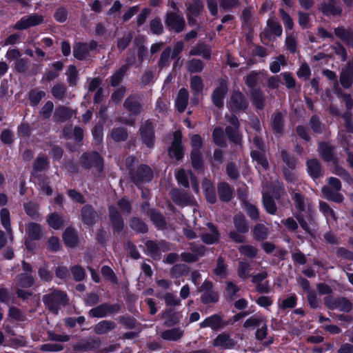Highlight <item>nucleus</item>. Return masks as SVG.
I'll return each mask as SVG.
<instances>
[{"mask_svg":"<svg viewBox=\"0 0 353 353\" xmlns=\"http://www.w3.org/2000/svg\"><path fill=\"white\" fill-rule=\"evenodd\" d=\"M250 265L248 263L240 262L238 268V275L241 279H245L250 276Z\"/></svg>","mask_w":353,"mask_h":353,"instance_id":"nucleus-47","label":"nucleus"},{"mask_svg":"<svg viewBox=\"0 0 353 353\" xmlns=\"http://www.w3.org/2000/svg\"><path fill=\"white\" fill-rule=\"evenodd\" d=\"M18 283L22 287H30L33 284V278L28 274H23L17 279Z\"/></svg>","mask_w":353,"mask_h":353,"instance_id":"nucleus-58","label":"nucleus"},{"mask_svg":"<svg viewBox=\"0 0 353 353\" xmlns=\"http://www.w3.org/2000/svg\"><path fill=\"white\" fill-rule=\"evenodd\" d=\"M286 63L285 58L283 55H279L270 63V69L273 73H277L281 70V67Z\"/></svg>","mask_w":353,"mask_h":353,"instance_id":"nucleus-40","label":"nucleus"},{"mask_svg":"<svg viewBox=\"0 0 353 353\" xmlns=\"http://www.w3.org/2000/svg\"><path fill=\"white\" fill-rule=\"evenodd\" d=\"M228 106L232 110L236 111L245 109L248 106V103L240 92H234L232 94Z\"/></svg>","mask_w":353,"mask_h":353,"instance_id":"nucleus-11","label":"nucleus"},{"mask_svg":"<svg viewBox=\"0 0 353 353\" xmlns=\"http://www.w3.org/2000/svg\"><path fill=\"white\" fill-rule=\"evenodd\" d=\"M267 24L268 28L274 34L280 36L282 34V28L274 19H268Z\"/></svg>","mask_w":353,"mask_h":353,"instance_id":"nucleus-51","label":"nucleus"},{"mask_svg":"<svg viewBox=\"0 0 353 353\" xmlns=\"http://www.w3.org/2000/svg\"><path fill=\"white\" fill-rule=\"evenodd\" d=\"M203 68V62L199 59H192L188 63V69L190 72H199Z\"/></svg>","mask_w":353,"mask_h":353,"instance_id":"nucleus-49","label":"nucleus"},{"mask_svg":"<svg viewBox=\"0 0 353 353\" xmlns=\"http://www.w3.org/2000/svg\"><path fill=\"white\" fill-rule=\"evenodd\" d=\"M74 112L65 107H60L56 110L54 116L59 121H65L71 117Z\"/></svg>","mask_w":353,"mask_h":353,"instance_id":"nucleus-39","label":"nucleus"},{"mask_svg":"<svg viewBox=\"0 0 353 353\" xmlns=\"http://www.w3.org/2000/svg\"><path fill=\"white\" fill-rule=\"evenodd\" d=\"M307 172L310 175L315 179L321 174V166L319 162L316 159H311L307 162Z\"/></svg>","mask_w":353,"mask_h":353,"instance_id":"nucleus-31","label":"nucleus"},{"mask_svg":"<svg viewBox=\"0 0 353 353\" xmlns=\"http://www.w3.org/2000/svg\"><path fill=\"white\" fill-rule=\"evenodd\" d=\"M213 139L214 143L219 145H223L225 143V137L223 129L221 128H216L214 130L213 132Z\"/></svg>","mask_w":353,"mask_h":353,"instance_id":"nucleus-50","label":"nucleus"},{"mask_svg":"<svg viewBox=\"0 0 353 353\" xmlns=\"http://www.w3.org/2000/svg\"><path fill=\"white\" fill-rule=\"evenodd\" d=\"M322 192L324 196L329 200H332L336 203H341L343 201V195L336 192L334 188L329 186H325L322 188Z\"/></svg>","mask_w":353,"mask_h":353,"instance_id":"nucleus-26","label":"nucleus"},{"mask_svg":"<svg viewBox=\"0 0 353 353\" xmlns=\"http://www.w3.org/2000/svg\"><path fill=\"white\" fill-rule=\"evenodd\" d=\"M218 300V294L214 291H206L201 296V301L204 303H214Z\"/></svg>","mask_w":353,"mask_h":353,"instance_id":"nucleus-55","label":"nucleus"},{"mask_svg":"<svg viewBox=\"0 0 353 353\" xmlns=\"http://www.w3.org/2000/svg\"><path fill=\"white\" fill-rule=\"evenodd\" d=\"M182 134L181 132L176 131L174 133V138L172 145L169 149V154L171 157H174L176 160L183 158V148L181 145Z\"/></svg>","mask_w":353,"mask_h":353,"instance_id":"nucleus-8","label":"nucleus"},{"mask_svg":"<svg viewBox=\"0 0 353 353\" xmlns=\"http://www.w3.org/2000/svg\"><path fill=\"white\" fill-rule=\"evenodd\" d=\"M126 70H127V67L123 66L119 69V71L115 72L112 76L111 85L112 86H116L119 83V82L121 81V80Z\"/></svg>","mask_w":353,"mask_h":353,"instance_id":"nucleus-57","label":"nucleus"},{"mask_svg":"<svg viewBox=\"0 0 353 353\" xmlns=\"http://www.w3.org/2000/svg\"><path fill=\"white\" fill-rule=\"evenodd\" d=\"M213 345L220 349H230L234 346L235 343L234 341L230 339L229 335L223 333L216 336L214 341Z\"/></svg>","mask_w":353,"mask_h":353,"instance_id":"nucleus-16","label":"nucleus"},{"mask_svg":"<svg viewBox=\"0 0 353 353\" xmlns=\"http://www.w3.org/2000/svg\"><path fill=\"white\" fill-rule=\"evenodd\" d=\"M81 162L86 168L95 167L98 172L102 170L103 161L100 155L97 152L83 154Z\"/></svg>","mask_w":353,"mask_h":353,"instance_id":"nucleus-6","label":"nucleus"},{"mask_svg":"<svg viewBox=\"0 0 353 353\" xmlns=\"http://www.w3.org/2000/svg\"><path fill=\"white\" fill-rule=\"evenodd\" d=\"M63 241L67 246L73 247L77 241L76 233L74 230L68 228L63 235Z\"/></svg>","mask_w":353,"mask_h":353,"instance_id":"nucleus-33","label":"nucleus"},{"mask_svg":"<svg viewBox=\"0 0 353 353\" xmlns=\"http://www.w3.org/2000/svg\"><path fill=\"white\" fill-rule=\"evenodd\" d=\"M214 274L220 278H225L227 275L226 266L222 258H219L216 266L214 270Z\"/></svg>","mask_w":353,"mask_h":353,"instance_id":"nucleus-44","label":"nucleus"},{"mask_svg":"<svg viewBox=\"0 0 353 353\" xmlns=\"http://www.w3.org/2000/svg\"><path fill=\"white\" fill-rule=\"evenodd\" d=\"M188 101V92L185 89H181L179 91L175 105L179 112H182L185 110Z\"/></svg>","mask_w":353,"mask_h":353,"instance_id":"nucleus-24","label":"nucleus"},{"mask_svg":"<svg viewBox=\"0 0 353 353\" xmlns=\"http://www.w3.org/2000/svg\"><path fill=\"white\" fill-rule=\"evenodd\" d=\"M114 311L113 306L104 304L90 310V314L94 317L101 318L112 314Z\"/></svg>","mask_w":353,"mask_h":353,"instance_id":"nucleus-22","label":"nucleus"},{"mask_svg":"<svg viewBox=\"0 0 353 353\" xmlns=\"http://www.w3.org/2000/svg\"><path fill=\"white\" fill-rule=\"evenodd\" d=\"M131 228L139 232H145L147 231V226L145 224L139 219H132L130 223Z\"/></svg>","mask_w":353,"mask_h":353,"instance_id":"nucleus-53","label":"nucleus"},{"mask_svg":"<svg viewBox=\"0 0 353 353\" xmlns=\"http://www.w3.org/2000/svg\"><path fill=\"white\" fill-rule=\"evenodd\" d=\"M208 228L211 233H205L201 236L202 241L207 244H212L218 241L219 234L216 227L212 223L208 224Z\"/></svg>","mask_w":353,"mask_h":353,"instance_id":"nucleus-25","label":"nucleus"},{"mask_svg":"<svg viewBox=\"0 0 353 353\" xmlns=\"http://www.w3.org/2000/svg\"><path fill=\"white\" fill-rule=\"evenodd\" d=\"M220 199L223 201H228L232 199V190L228 184L221 183L218 186Z\"/></svg>","mask_w":353,"mask_h":353,"instance_id":"nucleus-30","label":"nucleus"},{"mask_svg":"<svg viewBox=\"0 0 353 353\" xmlns=\"http://www.w3.org/2000/svg\"><path fill=\"white\" fill-rule=\"evenodd\" d=\"M153 176L151 169L145 165H141L135 175L132 176L133 181L138 184L139 182H146L152 179Z\"/></svg>","mask_w":353,"mask_h":353,"instance_id":"nucleus-15","label":"nucleus"},{"mask_svg":"<svg viewBox=\"0 0 353 353\" xmlns=\"http://www.w3.org/2000/svg\"><path fill=\"white\" fill-rule=\"evenodd\" d=\"M239 252L244 256L253 258L257 253V250L254 247L248 245H241L239 248Z\"/></svg>","mask_w":353,"mask_h":353,"instance_id":"nucleus-46","label":"nucleus"},{"mask_svg":"<svg viewBox=\"0 0 353 353\" xmlns=\"http://www.w3.org/2000/svg\"><path fill=\"white\" fill-rule=\"evenodd\" d=\"M253 103L258 109H262L263 107L264 98L260 91H254L252 93Z\"/></svg>","mask_w":353,"mask_h":353,"instance_id":"nucleus-62","label":"nucleus"},{"mask_svg":"<svg viewBox=\"0 0 353 353\" xmlns=\"http://www.w3.org/2000/svg\"><path fill=\"white\" fill-rule=\"evenodd\" d=\"M176 177L179 183L182 185L185 188H188L190 182L195 192H199V184L197 183L196 177L193 175L192 172H185L183 170H181L176 173Z\"/></svg>","mask_w":353,"mask_h":353,"instance_id":"nucleus-4","label":"nucleus"},{"mask_svg":"<svg viewBox=\"0 0 353 353\" xmlns=\"http://www.w3.org/2000/svg\"><path fill=\"white\" fill-rule=\"evenodd\" d=\"M1 221L3 228L6 231L10 233L11 232V228L10 224V212L8 210L3 208L0 212Z\"/></svg>","mask_w":353,"mask_h":353,"instance_id":"nucleus-43","label":"nucleus"},{"mask_svg":"<svg viewBox=\"0 0 353 353\" xmlns=\"http://www.w3.org/2000/svg\"><path fill=\"white\" fill-rule=\"evenodd\" d=\"M222 326L221 319L218 315H212L206 318L200 323L201 327H210L216 330Z\"/></svg>","mask_w":353,"mask_h":353,"instance_id":"nucleus-23","label":"nucleus"},{"mask_svg":"<svg viewBox=\"0 0 353 353\" xmlns=\"http://www.w3.org/2000/svg\"><path fill=\"white\" fill-rule=\"evenodd\" d=\"M81 215L82 219L85 224L90 225L93 223L95 213L91 207L88 205L84 206L82 209Z\"/></svg>","mask_w":353,"mask_h":353,"instance_id":"nucleus-36","label":"nucleus"},{"mask_svg":"<svg viewBox=\"0 0 353 353\" xmlns=\"http://www.w3.org/2000/svg\"><path fill=\"white\" fill-rule=\"evenodd\" d=\"M320 211L325 216L327 222L330 223L332 221H335L336 217L332 209L325 202L320 201L319 203Z\"/></svg>","mask_w":353,"mask_h":353,"instance_id":"nucleus-35","label":"nucleus"},{"mask_svg":"<svg viewBox=\"0 0 353 353\" xmlns=\"http://www.w3.org/2000/svg\"><path fill=\"white\" fill-rule=\"evenodd\" d=\"M190 248L192 253L184 252L181 254L183 261L186 262L195 261L205 253V248L203 245L192 244Z\"/></svg>","mask_w":353,"mask_h":353,"instance_id":"nucleus-13","label":"nucleus"},{"mask_svg":"<svg viewBox=\"0 0 353 353\" xmlns=\"http://www.w3.org/2000/svg\"><path fill=\"white\" fill-rule=\"evenodd\" d=\"M111 137L115 141H122L127 139L128 134L123 128H117L112 131Z\"/></svg>","mask_w":353,"mask_h":353,"instance_id":"nucleus-45","label":"nucleus"},{"mask_svg":"<svg viewBox=\"0 0 353 353\" xmlns=\"http://www.w3.org/2000/svg\"><path fill=\"white\" fill-rule=\"evenodd\" d=\"M165 23L170 30L179 32L183 30L185 21L183 18L174 12H168Z\"/></svg>","mask_w":353,"mask_h":353,"instance_id":"nucleus-7","label":"nucleus"},{"mask_svg":"<svg viewBox=\"0 0 353 353\" xmlns=\"http://www.w3.org/2000/svg\"><path fill=\"white\" fill-rule=\"evenodd\" d=\"M183 334V331L180 328H174L165 330L161 333V337L165 340L176 341Z\"/></svg>","mask_w":353,"mask_h":353,"instance_id":"nucleus-29","label":"nucleus"},{"mask_svg":"<svg viewBox=\"0 0 353 353\" xmlns=\"http://www.w3.org/2000/svg\"><path fill=\"white\" fill-rule=\"evenodd\" d=\"M141 135L143 142L149 148L152 147L154 145V130L153 126L150 122H145L141 128Z\"/></svg>","mask_w":353,"mask_h":353,"instance_id":"nucleus-14","label":"nucleus"},{"mask_svg":"<svg viewBox=\"0 0 353 353\" xmlns=\"http://www.w3.org/2000/svg\"><path fill=\"white\" fill-rule=\"evenodd\" d=\"M251 157L256 162V168L261 172L268 168V163L263 153V144L259 138H253V145L251 148Z\"/></svg>","mask_w":353,"mask_h":353,"instance_id":"nucleus-2","label":"nucleus"},{"mask_svg":"<svg viewBox=\"0 0 353 353\" xmlns=\"http://www.w3.org/2000/svg\"><path fill=\"white\" fill-rule=\"evenodd\" d=\"M202 188L208 202L214 203L216 201V196L213 183L208 179H204L202 183Z\"/></svg>","mask_w":353,"mask_h":353,"instance_id":"nucleus-19","label":"nucleus"},{"mask_svg":"<svg viewBox=\"0 0 353 353\" xmlns=\"http://www.w3.org/2000/svg\"><path fill=\"white\" fill-rule=\"evenodd\" d=\"M88 52V47L84 43H77L74 46L73 54L75 58L81 60L84 59Z\"/></svg>","mask_w":353,"mask_h":353,"instance_id":"nucleus-38","label":"nucleus"},{"mask_svg":"<svg viewBox=\"0 0 353 353\" xmlns=\"http://www.w3.org/2000/svg\"><path fill=\"white\" fill-rule=\"evenodd\" d=\"M190 54L199 55L202 56L203 58L210 59L211 52L210 50L206 47V46L203 44H199L190 51Z\"/></svg>","mask_w":353,"mask_h":353,"instance_id":"nucleus-34","label":"nucleus"},{"mask_svg":"<svg viewBox=\"0 0 353 353\" xmlns=\"http://www.w3.org/2000/svg\"><path fill=\"white\" fill-rule=\"evenodd\" d=\"M43 17L38 14H32L28 17H23L18 21L14 28L18 30H23L28 28L31 26H37L42 23Z\"/></svg>","mask_w":353,"mask_h":353,"instance_id":"nucleus-10","label":"nucleus"},{"mask_svg":"<svg viewBox=\"0 0 353 353\" xmlns=\"http://www.w3.org/2000/svg\"><path fill=\"white\" fill-rule=\"evenodd\" d=\"M228 121L233 126V128L231 127L226 128V133L228 137L232 142L236 144H239L241 141V137L238 131L239 126L238 119L235 116L232 115L229 117Z\"/></svg>","mask_w":353,"mask_h":353,"instance_id":"nucleus-9","label":"nucleus"},{"mask_svg":"<svg viewBox=\"0 0 353 353\" xmlns=\"http://www.w3.org/2000/svg\"><path fill=\"white\" fill-rule=\"evenodd\" d=\"M321 10L326 15H336L341 12L336 0H327L321 6Z\"/></svg>","mask_w":353,"mask_h":353,"instance_id":"nucleus-20","label":"nucleus"},{"mask_svg":"<svg viewBox=\"0 0 353 353\" xmlns=\"http://www.w3.org/2000/svg\"><path fill=\"white\" fill-rule=\"evenodd\" d=\"M172 196L176 203L180 205H185L193 203V198L185 192H181L177 190L172 191Z\"/></svg>","mask_w":353,"mask_h":353,"instance_id":"nucleus-18","label":"nucleus"},{"mask_svg":"<svg viewBox=\"0 0 353 353\" xmlns=\"http://www.w3.org/2000/svg\"><path fill=\"white\" fill-rule=\"evenodd\" d=\"M202 8L203 6L200 0H194L192 3L188 6L187 15L190 24L194 25L195 23L194 18L199 15Z\"/></svg>","mask_w":353,"mask_h":353,"instance_id":"nucleus-17","label":"nucleus"},{"mask_svg":"<svg viewBox=\"0 0 353 353\" xmlns=\"http://www.w3.org/2000/svg\"><path fill=\"white\" fill-rule=\"evenodd\" d=\"M319 150L322 158L327 162L332 161L336 163V159L334 157L333 148L328 144L321 143L319 144Z\"/></svg>","mask_w":353,"mask_h":353,"instance_id":"nucleus-21","label":"nucleus"},{"mask_svg":"<svg viewBox=\"0 0 353 353\" xmlns=\"http://www.w3.org/2000/svg\"><path fill=\"white\" fill-rule=\"evenodd\" d=\"M24 209L27 214L31 217H35L37 215V205L32 202L25 203Z\"/></svg>","mask_w":353,"mask_h":353,"instance_id":"nucleus-64","label":"nucleus"},{"mask_svg":"<svg viewBox=\"0 0 353 353\" xmlns=\"http://www.w3.org/2000/svg\"><path fill=\"white\" fill-rule=\"evenodd\" d=\"M43 299L49 310L54 314L57 313L60 305H65L68 301L66 294L60 291L45 295Z\"/></svg>","mask_w":353,"mask_h":353,"instance_id":"nucleus-3","label":"nucleus"},{"mask_svg":"<svg viewBox=\"0 0 353 353\" xmlns=\"http://www.w3.org/2000/svg\"><path fill=\"white\" fill-rule=\"evenodd\" d=\"M115 324L113 322L102 321L99 322L94 328L97 334H105L114 328Z\"/></svg>","mask_w":353,"mask_h":353,"instance_id":"nucleus-37","label":"nucleus"},{"mask_svg":"<svg viewBox=\"0 0 353 353\" xmlns=\"http://www.w3.org/2000/svg\"><path fill=\"white\" fill-rule=\"evenodd\" d=\"M254 234L256 239L263 240L268 236V230L263 225L259 224L254 228Z\"/></svg>","mask_w":353,"mask_h":353,"instance_id":"nucleus-48","label":"nucleus"},{"mask_svg":"<svg viewBox=\"0 0 353 353\" xmlns=\"http://www.w3.org/2000/svg\"><path fill=\"white\" fill-rule=\"evenodd\" d=\"M68 80L70 84L75 85L77 78V70L74 65H70L67 70Z\"/></svg>","mask_w":353,"mask_h":353,"instance_id":"nucleus-61","label":"nucleus"},{"mask_svg":"<svg viewBox=\"0 0 353 353\" xmlns=\"http://www.w3.org/2000/svg\"><path fill=\"white\" fill-rule=\"evenodd\" d=\"M335 307L339 310L344 312H349L352 309V305L350 302L344 298L338 299Z\"/></svg>","mask_w":353,"mask_h":353,"instance_id":"nucleus-59","label":"nucleus"},{"mask_svg":"<svg viewBox=\"0 0 353 353\" xmlns=\"http://www.w3.org/2000/svg\"><path fill=\"white\" fill-rule=\"evenodd\" d=\"M281 192L282 189L278 182L274 188L272 184L268 182L264 183L262 190L263 201V205L268 213L272 214L275 213L276 208L272 198L279 199Z\"/></svg>","mask_w":353,"mask_h":353,"instance_id":"nucleus-1","label":"nucleus"},{"mask_svg":"<svg viewBox=\"0 0 353 353\" xmlns=\"http://www.w3.org/2000/svg\"><path fill=\"white\" fill-rule=\"evenodd\" d=\"M110 215L114 229L116 231H121L123 228V223L119 212L114 206L110 207Z\"/></svg>","mask_w":353,"mask_h":353,"instance_id":"nucleus-28","label":"nucleus"},{"mask_svg":"<svg viewBox=\"0 0 353 353\" xmlns=\"http://www.w3.org/2000/svg\"><path fill=\"white\" fill-rule=\"evenodd\" d=\"M191 88L196 92H201L203 90V81L202 79L198 76H194L190 82Z\"/></svg>","mask_w":353,"mask_h":353,"instance_id":"nucleus-60","label":"nucleus"},{"mask_svg":"<svg viewBox=\"0 0 353 353\" xmlns=\"http://www.w3.org/2000/svg\"><path fill=\"white\" fill-rule=\"evenodd\" d=\"M334 32L337 37L348 44L353 40V32L350 30L339 28L335 29Z\"/></svg>","mask_w":353,"mask_h":353,"instance_id":"nucleus-32","label":"nucleus"},{"mask_svg":"<svg viewBox=\"0 0 353 353\" xmlns=\"http://www.w3.org/2000/svg\"><path fill=\"white\" fill-rule=\"evenodd\" d=\"M228 92V87L225 81L221 80L219 86L212 94V101L217 107H221L223 105V99Z\"/></svg>","mask_w":353,"mask_h":353,"instance_id":"nucleus-12","label":"nucleus"},{"mask_svg":"<svg viewBox=\"0 0 353 353\" xmlns=\"http://www.w3.org/2000/svg\"><path fill=\"white\" fill-rule=\"evenodd\" d=\"M44 96L43 91L32 90L30 93V100L33 105H37Z\"/></svg>","mask_w":353,"mask_h":353,"instance_id":"nucleus-63","label":"nucleus"},{"mask_svg":"<svg viewBox=\"0 0 353 353\" xmlns=\"http://www.w3.org/2000/svg\"><path fill=\"white\" fill-rule=\"evenodd\" d=\"M243 208L247 212L250 218L252 219H258L259 212L255 205L248 203V201H244Z\"/></svg>","mask_w":353,"mask_h":353,"instance_id":"nucleus-52","label":"nucleus"},{"mask_svg":"<svg viewBox=\"0 0 353 353\" xmlns=\"http://www.w3.org/2000/svg\"><path fill=\"white\" fill-rule=\"evenodd\" d=\"M272 127L277 133H281L283 129V117L281 113H276L273 117Z\"/></svg>","mask_w":353,"mask_h":353,"instance_id":"nucleus-56","label":"nucleus"},{"mask_svg":"<svg viewBox=\"0 0 353 353\" xmlns=\"http://www.w3.org/2000/svg\"><path fill=\"white\" fill-rule=\"evenodd\" d=\"M49 226L54 230H59L62 227L63 220L57 214H52L47 220Z\"/></svg>","mask_w":353,"mask_h":353,"instance_id":"nucleus-42","label":"nucleus"},{"mask_svg":"<svg viewBox=\"0 0 353 353\" xmlns=\"http://www.w3.org/2000/svg\"><path fill=\"white\" fill-rule=\"evenodd\" d=\"M191 159L192 166L196 169L202 168L203 163L199 151L192 150L191 152Z\"/></svg>","mask_w":353,"mask_h":353,"instance_id":"nucleus-54","label":"nucleus"},{"mask_svg":"<svg viewBox=\"0 0 353 353\" xmlns=\"http://www.w3.org/2000/svg\"><path fill=\"white\" fill-rule=\"evenodd\" d=\"M124 106L132 115H137L141 111L140 103L133 97L128 98L124 103Z\"/></svg>","mask_w":353,"mask_h":353,"instance_id":"nucleus-27","label":"nucleus"},{"mask_svg":"<svg viewBox=\"0 0 353 353\" xmlns=\"http://www.w3.org/2000/svg\"><path fill=\"white\" fill-rule=\"evenodd\" d=\"M234 225L236 228L241 232H246L248 231V225L242 215H236L234 219Z\"/></svg>","mask_w":353,"mask_h":353,"instance_id":"nucleus-41","label":"nucleus"},{"mask_svg":"<svg viewBox=\"0 0 353 353\" xmlns=\"http://www.w3.org/2000/svg\"><path fill=\"white\" fill-rule=\"evenodd\" d=\"M27 230L30 239L26 241V246L28 250H32L35 245L32 240H39L43 235V230L39 225L34 223H29Z\"/></svg>","mask_w":353,"mask_h":353,"instance_id":"nucleus-5","label":"nucleus"}]
</instances>
